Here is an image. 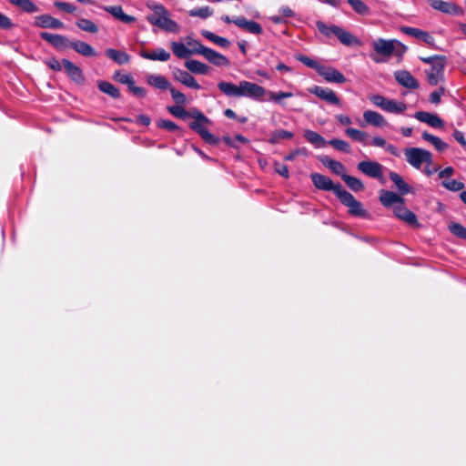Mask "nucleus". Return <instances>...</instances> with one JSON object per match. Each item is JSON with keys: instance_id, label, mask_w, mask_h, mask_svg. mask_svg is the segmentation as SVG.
<instances>
[{"instance_id": "f257e3e1", "label": "nucleus", "mask_w": 466, "mask_h": 466, "mask_svg": "<svg viewBox=\"0 0 466 466\" xmlns=\"http://www.w3.org/2000/svg\"><path fill=\"white\" fill-rule=\"evenodd\" d=\"M152 14L147 16V20L152 25L157 26L166 32L178 33L179 25L169 16L168 10L161 4H155L150 6Z\"/></svg>"}, {"instance_id": "f03ea898", "label": "nucleus", "mask_w": 466, "mask_h": 466, "mask_svg": "<svg viewBox=\"0 0 466 466\" xmlns=\"http://www.w3.org/2000/svg\"><path fill=\"white\" fill-rule=\"evenodd\" d=\"M192 117L194 121L189 123V127L198 133L207 144L218 145L219 138L211 134L206 127L207 125L210 124L209 118L198 108H192Z\"/></svg>"}, {"instance_id": "7ed1b4c3", "label": "nucleus", "mask_w": 466, "mask_h": 466, "mask_svg": "<svg viewBox=\"0 0 466 466\" xmlns=\"http://www.w3.org/2000/svg\"><path fill=\"white\" fill-rule=\"evenodd\" d=\"M338 198L348 208V212L352 217L370 218V213L363 208L362 204L355 198V197L343 189L339 191Z\"/></svg>"}, {"instance_id": "20e7f679", "label": "nucleus", "mask_w": 466, "mask_h": 466, "mask_svg": "<svg viewBox=\"0 0 466 466\" xmlns=\"http://www.w3.org/2000/svg\"><path fill=\"white\" fill-rule=\"evenodd\" d=\"M369 98L374 106L388 113L401 114L407 109L404 102L389 99L381 95H371Z\"/></svg>"}, {"instance_id": "39448f33", "label": "nucleus", "mask_w": 466, "mask_h": 466, "mask_svg": "<svg viewBox=\"0 0 466 466\" xmlns=\"http://www.w3.org/2000/svg\"><path fill=\"white\" fill-rule=\"evenodd\" d=\"M406 160L413 167L420 169L423 163L431 164L432 155L430 151L420 147H409L405 151Z\"/></svg>"}, {"instance_id": "423d86ee", "label": "nucleus", "mask_w": 466, "mask_h": 466, "mask_svg": "<svg viewBox=\"0 0 466 466\" xmlns=\"http://www.w3.org/2000/svg\"><path fill=\"white\" fill-rule=\"evenodd\" d=\"M310 178L316 188L325 191H333L337 198L339 195V191H343L344 189L340 184H334L331 178L319 173H312Z\"/></svg>"}, {"instance_id": "0eeeda50", "label": "nucleus", "mask_w": 466, "mask_h": 466, "mask_svg": "<svg viewBox=\"0 0 466 466\" xmlns=\"http://www.w3.org/2000/svg\"><path fill=\"white\" fill-rule=\"evenodd\" d=\"M358 169L372 178H377L383 182V167L377 161H361L357 166Z\"/></svg>"}, {"instance_id": "6e6552de", "label": "nucleus", "mask_w": 466, "mask_h": 466, "mask_svg": "<svg viewBox=\"0 0 466 466\" xmlns=\"http://www.w3.org/2000/svg\"><path fill=\"white\" fill-rule=\"evenodd\" d=\"M396 44L401 46L404 50L406 49L405 46L401 45V43L395 39L386 40L383 38H379L373 41L372 47L377 54L389 58L393 54Z\"/></svg>"}, {"instance_id": "1a4fd4ad", "label": "nucleus", "mask_w": 466, "mask_h": 466, "mask_svg": "<svg viewBox=\"0 0 466 466\" xmlns=\"http://www.w3.org/2000/svg\"><path fill=\"white\" fill-rule=\"evenodd\" d=\"M308 91L310 94H314L319 98L327 102L328 104L338 106H341L340 99L339 98L337 94L329 88L322 87L319 86H314L312 87H309L308 89Z\"/></svg>"}, {"instance_id": "9d476101", "label": "nucleus", "mask_w": 466, "mask_h": 466, "mask_svg": "<svg viewBox=\"0 0 466 466\" xmlns=\"http://www.w3.org/2000/svg\"><path fill=\"white\" fill-rule=\"evenodd\" d=\"M428 4L435 10L451 15H461L463 10L452 2L443 0H427Z\"/></svg>"}, {"instance_id": "9b49d317", "label": "nucleus", "mask_w": 466, "mask_h": 466, "mask_svg": "<svg viewBox=\"0 0 466 466\" xmlns=\"http://www.w3.org/2000/svg\"><path fill=\"white\" fill-rule=\"evenodd\" d=\"M40 37L43 40L48 42L52 46H54L57 50H66L71 47V43L67 37L58 34H52L49 32H41Z\"/></svg>"}, {"instance_id": "f8f14e48", "label": "nucleus", "mask_w": 466, "mask_h": 466, "mask_svg": "<svg viewBox=\"0 0 466 466\" xmlns=\"http://www.w3.org/2000/svg\"><path fill=\"white\" fill-rule=\"evenodd\" d=\"M242 96L249 97L251 99H260L267 93V90L255 83L246 80L241 81Z\"/></svg>"}, {"instance_id": "ddd939ff", "label": "nucleus", "mask_w": 466, "mask_h": 466, "mask_svg": "<svg viewBox=\"0 0 466 466\" xmlns=\"http://www.w3.org/2000/svg\"><path fill=\"white\" fill-rule=\"evenodd\" d=\"M34 25L43 29H62L65 25L62 21L50 15H40L35 17Z\"/></svg>"}, {"instance_id": "4468645a", "label": "nucleus", "mask_w": 466, "mask_h": 466, "mask_svg": "<svg viewBox=\"0 0 466 466\" xmlns=\"http://www.w3.org/2000/svg\"><path fill=\"white\" fill-rule=\"evenodd\" d=\"M393 213H394L395 217L401 219L402 221H404L405 223H407L410 226H413V227L420 226L416 215L405 207L404 202L394 206Z\"/></svg>"}, {"instance_id": "2eb2a0df", "label": "nucleus", "mask_w": 466, "mask_h": 466, "mask_svg": "<svg viewBox=\"0 0 466 466\" xmlns=\"http://www.w3.org/2000/svg\"><path fill=\"white\" fill-rule=\"evenodd\" d=\"M446 58L441 59L440 62L431 66V68L426 71L427 79L430 85L437 86L439 82L443 79Z\"/></svg>"}, {"instance_id": "dca6fc26", "label": "nucleus", "mask_w": 466, "mask_h": 466, "mask_svg": "<svg viewBox=\"0 0 466 466\" xmlns=\"http://www.w3.org/2000/svg\"><path fill=\"white\" fill-rule=\"evenodd\" d=\"M62 65L67 76L72 81L78 85L84 84L85 76L82 69L78 66L66 58L62 59Z\"/></svg>"}, {"instance_id": "f3484780", "label": "nucleus", "mask_w": 466, "mask_h": 466, "mask_svg": "<svg viewBox=\"0 0 466 466\" xmlns=\"http://www.w3.org/2000/svg\"><path fill=\"white\" fill-rule=\"evenodd\" d=\"M400 31L408 35H410L414 38H417L429 46H435V39L427 31H423L420 28L410 27V26H402L400 27Z\"/></svg>"}, {"instance_id": "a211bd4d", "label": "nucleus", "mask_w": 466, "mask_h": 466, "mask_svg": "<svg viewBox=\"0 0 466 466\" xmlns=\"http://www.w3.org/2000/svg\"><path fill=\"white\" fill-rule=\"evenodd\" d=\"M413 116L422 122L426 123L431 127L435 128H442L444 126L443 120L437 115L433 113H429L426 111H417Z\"/></svg>"}, {"instance_id": "6ab92c4d", "label": "nucleus", "mask_w": 466, "mask_h": 466, "mask_svg": "<svg viewBox=\"0 0 466 466\" xmlns=\"http://www.w3.org/2000/svg\"><path fill=\"white\" fill-rule=\"evenodd\" d=\"M395 80L402 86L410 89L419 87L418 80L408 70H398L394 72Z\"/></svg>"}, {"instance_id": "aec40b11", "label": "nucleus", "mask_w": 466, "mask_h": 466, "mask_svg": "<svg viewBox=\"0 0 466 466\" xmlns=\"http://www.w3.org/2000/svg\"><path fill=\"white\" fill-rule=\"evenodd\" d=\"M363 121L364 123H360L361 127H365V125H371L376 127L388 126L386 118L379 112L373 110H366L363 112Z\"/></svg>"}, {"instance_id": "412c9836", "label": "nucleus", "mask_w": 466, "mask_h": 466, "mask_svg": "<svg viewBox=\"0 0 466 466\" xmlns=\"http://www.w3.org/2000/svg\"><path fill=\"white\" fill-rule=\"evenodd\" d=\"M204 52L205 53L202 56L205 57V59L208 60L210 64L220 67L229 66L230 61L224 55L208 47L207 50H204Z\"/></svg>"}, {"instance_id": "4be33fe9", "label": "nucleus", "mask_w": 466, "mask_h": 466, "mask_svg": "<svg viewBox=\"0 0 466 466\" xmlns=\"http://www.w3.org/2000/svg\"><path fill=\"white\" fill-rule=\"evenodd\" d=\"M319 75L329 83L343 84L346 82V77L344 75L334 67H327L322 66Z\"/></svg>"}, {"instance_id": "5701e85b", "label": "nucleus", "mask_w": 466, "mask_h": 466, "mask_svg": "<svg viewBox=\"0 0 466 466\" xmlns=\"http://www.w3.org/2000/svg\"><path fill=\"white\" fill-rule=\"evenodd\" d=\"M173 76L177 81L186 86L187 87L195 90H199L201 88L200 85L187 71L177 69L174 71Z\"/></svg>"}, {"instance_id": "b1692460", "label": "nucleus", "mask_w": 466, "mask_h": 466, "mask_svg": "<svg viewBox=\"0 0 466 466\" xmlns=\"http://www.w3.org/2000/svg\"><path fill=\"white\" fill-rule=\"evenodd\" d=\"M234 24L239 28L244 29L247 32L256 35H261L263 32V29L258 23L253 20H248L243 16L236 17V21H234Z\"/></svg>"}, {"instance_id": "393cba45", "label": "nucleus", "mask_w": 466, "mask_h": 466, "mask_svg": "<svg viewBox=\"0 0 466 466\" xmlns=\"http://www.w3.org/2000/svg\"><path fill=\"white\" fill-rule=\"evenodd\" d=\"M335 36L339 40V42L347 46H360L361 45L360 40L353 35L349 31L341 28H335Z\"/></svg>"}, {"instance_id": "a878e982", "label": "nucleus", "mask_w": 466, "mask_h": 466, "mask_svg": "<svg viewBox=\"0 0 466 466\" xmlns=\"http://www.w3.org/2000/svg\"><path fill=\"white\" fill-rule=\"evenodd\" d=\"M380 201L386 208H392L404 202V198L396 193L385 189L380 192Z\"/></svg>"}, {"instance_id": "bb28decb", "label": "nucleus", "mask_w": 466, "mask_h": 466, "mask_svg": "<svg viewBox=\"0 0 466 466\" xmlns=\"http://www.w3.org/2000/svg\"><path fill=\"white\" fill-rule=\"evenodd\" d=\"M218 88L228 97H242L241 81L238 86L230 82L221 81L218 84Z\"/></svg>"}, {"instance_id": "cd10ccee", "label": "nucleus", "mask_w": 466, "mask_h": 466, "mask_svg": "<svg viewBox=\"0 0 466 466\" xmlns=\"http://www.w3.org/2000/svg\"><path fill=\"white\" fill-rule=\"evenodd\" d=\"M102 8L123 23L130 24L136 21L135 16L124 13L121 5H105Z\"/></svg>"}, {"instance_id": "c85d7f7f", "label": "nucleus", "mask_w": 466, "mask_h": 466, "mask_svg": "<svg viewBox=\"0 0 466 466\" xmlns=\"http://www.w3.org/2000/svg\"><path fill=\"white\" fill-rule=\"evenodd\" d=\"M139 55L141 57H143L145 59H148V60H152V61H161V62H166V61L169 60V58L171 56L170 53H168L167 51H166L164 48H161V47L156 48L152 52H147L146 50H142V51H140Z\"/></svg>"}, {"instance_id": "c756f323", "label": "nucleus", "mask_w": 466, "mask_h": 466, "mask_svg": "<svg viewBox=\"0 0 466 466\" xmlns=\"http://www.w3.org/2000/svg\"><path fill=\"white\" fill-rule=\"evenodd\" d=\"M319 161L327 167H329L334 174L340 176L346 175L345 167L339 161L334 160L328 156H321L319 157Z\"/></svg>"}, {"instance_id": "7c9ffc66", "label": "nucleus", "mask_w": 466, "mask_h": 466, "mask_svg": "<svg viewBox=\"0 0 466 466\" xmlns=\"http://www.w3.org/2000/svg\"><path fill=\"white\" fill-rule=\"evenodd\" d=\"M71 48H73L76 53H78L84 56H86V57L96 56V52L92 47V46L84 41H80V40L72 41Z\"/></svg>"}, {"instance_id": "2f4dec72", "label": "nucleus", "mask_w": 466, "mask_h": 466, "mask_svg": "<svg viewBox=\"0 0 466 466\" xmlns=\"http://www.w3.org/2000/svg\"><path fill=\"white\" fill-rule=\"evenodd\" d=\"M106 55L108 58L112 59L118 65H126L130 61V56L122 50L108 48L106 50Z\"/></svg>"}, {"instance_id": "473e14b6", "label": "nucleus", "mask_w": 466, "mask_h": 466, "mask_svg": "<svg viewBox=\"0 0 466 466\" xmlns=\"http://www.w3.org/2000/svg\"><path fill=\"white\" fill-rule=\"evenodd\" d=\"M147 82L148 85L160 90H169L171 87L169 81L161 75H149L147 77Z\"/></svg>"}, {"instance_id": "72a5a7b5", "label": "nucleus", "mask_w": 466, "mask_h": 466, "mask_svg": "<svg viewBox=\"0 0 466 466\" xmlns=\"http://www.w3.org/2000/svg\"><path fill=\"white\" fill-rule=\"evenodd\" d=\"M303 136L307 141L312 144L316 148L323 147L328 144L326 139L316 131L306 129L303 132Z\"/></svg>"}, {"instance_id": "f704fd0d", "label": "nucleus", "mask_w": 466, "mask_h": 466, "mask_svg": "<svg viewBox=\"0 0 466 466\" xmlns=\"http://www.w3.org/2000/svg\"><path fill=\"white\" fill-rule=\"evenodd\" d=\"M185 66L193 74L207 75L209 72V66L198 60H187L185 63Z\"/></svg>"}, {"instance_id": "c9c22d12", "label": "nucleus", "mask_w": 466, "mask_h": 466, "mask_svg": "<svg viewBox=\"0 0 466 466\" xmlns=\"http://www.w3.org/2000/svg\"><path fill=\"white\" fill-rule=\"evenodd\" d=\"M8 2L27 14H34L39 11V7L32 0H8Z\"/></svg>"}, {"instance_id": "e433bc0d", "label": "nucleus", "mask_w": 466, "mask_h": 466, "mask_svg": "<svg viewBox=\"0 0 466 466\" xmlns=\"http://www.w3.org/2000/svg\"><path fill=\"white\" fill-rule=\"evenodd\" d=\"M390 178L394 183L395 187H397L400 194L405 195L410 192L411 187L404 181V179L398 173L390 171Z\"/></svg>"}, {"instance_id": "4c0bfd02", "label": "nucleus", "mask_w": 466, "mask_h": 466, "mask_svg": "<svg viewBox=\"0 0 466 466\" xmlns=\"http://www.w3.org/2000/svg\"><path fill=\"white\" fill-rule=\"evenodd\" d=\"M201 35L220 47L228 48L230 46V41L228 39L223 36L217 35L216 34L210 31L203 30L201 32Z\"/></svg>"}, {"instance_id": "58836bf2", "label": "nucleus", "mask_w": 466, "mask_h": 466, "mask_svg": "<svg viewBox=\"0 0 466 466\" xmlns=\"http://www.w3.org/2000/svg\"><path fill=\"white\" fill-rule=\"evenodd\" d=\"M97 87L101 92L110 96L113 98L120 97L119 90L110 82L104 81V80L98 81Z\"/></svg>"}, {"instance_id": "ea45409f", "label": "nucleus", "mask_w": 466, "mask_h": 466, "mask_svg": "<svg viewBox=\"0 0 466 466\" xmlns=\"http://www.w3.org/2000/svg\"><path fill=\"white\" fill-rule=\"evenodd\" d=\"M173 54L178 58H187L191 56V51L183 43L173 41L170 44Z\"/></svg>"}, {"instance_id": "a19ab883", "label": "nucleus", "mask_w": 466, "mask_h": 466, "mask_svg": "<svg viewBox=\"0 0 466 466\" xmlns=\"http://www.w3.org/2000/svg\"><path fill=\"white\" fill-rule=\"evenodd\" d=\"M342 180L354 192L362 191L365 187L363 182L360 179L348 174L342 175Z\"/></svg>"}, {"instance_id": "79ce46f5", "label": "nucleus", "mask_w": 466, "mask_h": 466, "mask_svg": "<svg viewBox=\"0 0 466 466\" xmlns=\"http://www.w3.org/2000/svg\"><path fill=\"white\" fill-rule=\"evenodd\" d=\"M421 137L424 140L431 143L435 147V148L440 152L444 151L448 147L447 143L442 141L440 137L428 133L427 131H424Z\"/></svg>"}, {"instance_id": "37998d69", "label": "nucleus", "mask_w": 466, "mask_h": 466, "mask_svg": "<svg viewBox=\"0 0 466 466\" xmlns=\"http://www.w3.org/2000/svg\"><path fill=\"white\" fill-rule=\"evenodd\" d=\"M345 133L352 140L362 144H366V140L369 137V135L366 132L353 127L346 128Z\"/></svg>"}, {"instance_id": "c03bdc74", "label": "nucleus", "mask_w": 466, "mask_h": 466, "mask_svg": "<svg viewBox=\"0 0 466 466\" xmlns=\"http://www.w3.org/2000/svg\"><path fill=\"white\" fill-rule=\"evenodd\" d=\"M167 111L175 117L180 119H187L188 117H192V109L188 112L187 111L183 106H167Z\"/></svg>"}, {"instance_id": "a18cd8bd", "label": "nucleus", "mask_w": 466, "mask_h": 466, "mask_svg": "<svg viewBox=\"0 0 466 466\" xmlns=\"http://www.w3.org/2000/svg\"><path fill=\"white\" fill-rule=\"evenodd\" d=\"M266 94H268L269 101L275 102L276 104H279L281 106H285V102L283 101L284 98H289L293 96V94L291 92L283 91H279L278 93L273 91H267Z\"/></svg>"}, {"instance_id": "49530a36", "label": "nucleus", "mask_w": 466, "mask_h": 466, "mask_svg": "<svg viewBox=\"0 0 466 466\" xmlns=\"http://www.w3.org/2000/svg\"><path fill=\"white\" fill-rule=\"evenodd\" d=\"M76 25L79 29L85 32L91 34H96L98 32V26L94 22L86 18H79L76 22Z\"/></svg>"}, {"instance_id": "de8ad7c7", "label": "nucleus", "mask_w": 466, "mask_h": 466, "mask_svg": "<svg viewBox=\"0 0 466 466\" xmlns=\"http://www.w3.org/2000/svg\"><path fill=\"white\" fill-rule=\"evenodd\" d=\"M187 45L190 46L189 50L191 51L192 55H204V50H207L208 47L203 46L199 41L194 39L193 37L187 36L186 38Z\"/></svg>"}, {"instance_id": "09e8293b", "label": "nucleus", "mask_w": 466, "mask_h": 466, "mask_svg": "<svg viewBox=\"0 0 466 466\" xmlns=\"http://www.w3.org/2000/svg\"><path fill=\"white\" fill-rule=\"evenodd\" d=\"M441 185L447 190L458 192L464 188V183L456 179H446L441 182Z\"/></svg>"}, {"instance_id": "8fccbe9b", "label": "nucleus", "mask_w": 466, "mask_h": 466, "mask_svg": "<svg viewBox=\"0 0 466 466\" xmlns=\"http://www.w3.org/2000/svg\"><path fill=\"white\" fill-rule=\"evenodd\" d=\"M352 9L360 15H368L370 13L369 6L361 0H348Z\"/></svg>"}, {"instance_id": "3c124183", "label": "nucleus", "mask_w": 466, "mask_h": 466, "mask_svg": "<svg viewBox=\"0 0 466 466\" xmlns=\"http://www.w3.org/2000/svg\"><path fill=\"white\" fill-rule=\"evenodd\" d=\"M316 26L318 28V30L322 34L324 35L325 36L327 37H330L331 35H335V31L336 29L335 28H339L338 25H327L324 22L322 21H317L316 22Z\"/></svg>"}, {"instance_id": "603ef678", "label": "nucleus", "mask_w": 466, "mask_h": 466, "mask_svg": "<svg viewBox=\"0 0 466 466\" xmlns=\"http://www.w3.org/2000/svg\"><path fill=\"white\" fill-rule=\"evenodd\" d=\"M328 144L332 146L334 148H336L339 151H341L344 153L350 152V146L345 140L333 138V139H330L329 141H328Z\"/></svg>"}, {"instance_id": "864d4df0", "label": "nucleus", "mask_w": 466, "mask_h": 466, "mask_svg": "<svg viewBox=\"0 0 466 466\" xmlns=\"http://www.w3.org/2000/svg\"><path fill=\"white\" fill-rule=\"evenodd\" d=\"M213 14L212 10L208 6H203L199 8L191 9L188 12V15L192 17H200L203 19H206L209 16H211Z\"/></svg>"}, {"instance_id": "5fc2aeb1", "label": "nucleus", "mask_w": 466, "mask_h": 466, "mask_svg": "<svg viewBox=\"0 0 466 466\" xmlns=\"http://www.w3.org/2000/svg\"><path fill=\"white\" fill-rule=\"evenodd\" d=\"M296 59L304 64L305 66H307L308 67L315 69L318 72V74L319 73V70L322 67V66L319 65L316 60L311 59L310 57L303 55L297 56Z\"/></svg>"}, {"instance_id": "6e6d98bb", "label": "nucleus", "mask_w": 466, "mask_h": 466, "mask_svg": "<svg viewBox=\"0 0 466 466\" xmlns=\"http://www.w3.org/2000/svg\"><path fill=\"white\" fill-rule=\"evenodd\" d=\"M169 92L173 101L177 104L176 106H185L187 104V96L182 92L175 89L172 86L170 87Z\"/></svg>"}, {"instance_id": "4d7b16f0", "label": "nucleus", "mask_w": 466, "mask_h": 466, "mask_svg": "<svg viewBox=\"0 0 466 466\" xmlns=\"http://www.w3.org/2000/svg\"><path fill=\"white\" fill-rule=\"evenodd\" d=\"M450 231L456 237L466 239V228L460 223H451L449 226Z\"/></svg>"}, {"instance_id": "13d9d810", "label": "nucleus", "mask_w": 466, "mask_h": 466, "mask_svg": "<svg viewBox=\"0 0 466 466\" xmlns=\"http://www.w3.org/2000/svg\"><path fill=\"white\" fill-rule=\"evenodd\" d=\"M157 126L159 128H164L170 132H177L180 130V127L171 120L159 119L157 122Z\"/></svg>"}, {"instance_id": "bf43d9fd", "label": "nucleus", "mask_w": 466, "mask_h": 466, "mask_svg": "<svg viewBox=\"0 0 466 466\" xmlns=\"http://www.w3.org/2000/svg\"><path fill=\"white\" fill-rule=\"evenodd\" d=\"M304 156V157H308L309 156V151L306 147H299V148H296L294 149L293 151H291L289 154L286 155L284 157V159L286 161H292L294 160L298 156Z\"/></svg>"}, {"instance_id": "052dcab7", "label": "nucleus", "mask_w": 466, "mask_h": 466, "mask_svg": "<svg viewBox=\"0 0 466 466\" xmlns=\"http://www.w3.org/2000/svg\"><path fill=\"white\" fill-rule=\"evenodd\" d=\"M114 78L119 81L122 84L127 86V87L132 84L134 78L130 74L121 75L120 72H116L114 75Z\"/></svg>"}, {"instance_id": "680f3d73", "label": "nucleus", "mask_w": 466, "mask_h": 466, "mask_svg": "<svg viewBox=\"0 0 466 466\" xmlns=\"http://www.w3.org/2000/svg\"><path fill=\"white\" fill-rule=\"evenodd\" d=\"M14 26L12 20L7 15L0 13V29L9 30Z\"/></svg>"}, {"instance_id": "e2e57ef3", "label": "nucleus", "mask_w": 466, "mask_h": 466, "mask_svg": "<svg viewBox=\"0 0 466 466\" xmlns=\"http://www.w3.org/2000/svg\"><path fill=\"white\" fill-rule=\"evenodd\" d=\"M55 6L67 14H72L76 10V6L66 2H56Z\"/></svg>"}, {"instance_id": "0e129e2a", "label": "nucleus", "mask_w": 466, "mask_h": 466, "mask_svg": "<svg viewBox=\"0 0 466 466\" xmlns=\"http://www.w3.org/2000/svg\"><path fill=\"white\" fill-rule=\"evenodd\" d=\"M128 89L133 93L134 96L137 97H145L147 96L146 89L141 86H137L135 85V80H133L132 84L128 86Z\"/></svg>"}, {"instance_id": "69168bd1", "label": "nucleus", "mask_w": 466, "mask_h": 466, "mask_svg": "<svg viewBox=\"0 0 466 466\" xmlns=\"http://www.w3.org/2000/svg\"><path fill=\"white\" fill-rule=\"evenodd\" d=\"M444 94V89L440 88L439 90H436L432 93H431L429 96V100L431 103L434 105H439L441 101V96Z\"/></svg>"}, {"instance_id": "338daca9", "label": "nucleus", "mask_w": 466, "mask_h": 466, "mask_svg": "<svg viewBox=\"0 0 466 466\" xmlns=\"http://www.w3.org/2000/svg\"><path fill=\"white\" fill-rule=\"evenodd\" d=\"M46 66L54 71H61L62 70V62L60 63L56 58L51 57L46 60Z\"/></svg>"}, {"instance_id": "774afa93", "label": "nucleus", "mask_w": 466, "mask_h": 466, "mask_svg": "<svg viewBox=\"0 0 466 466\" xmlns=\"http://www.w3.org/2000/svg\"><path fill=\"white\" fill-rule=\"evenodd\" d=\"M275 171L281 177L288 178L289 177V168L286 165L275 163Z\"/></svg>"}]
</instances>
